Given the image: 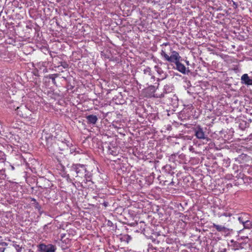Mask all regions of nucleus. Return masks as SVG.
Instances as JSON below:
<instances>
[{"label":"nucleus","mask_w":252,"mask_h":252,"mask_svg":"<svg viewBox=\"0 0 252 252\" xmlns=\"http://www.w3.org/2000/svg\"><path fill=\"white\" fill-rule=\"evenodd\" d=\"M170 51L171 53V56H169L166 52L165 49H162L161 51L160 55L164 58V60L168 61L169 63H174L176 65V67L174 68L176 69L183 74L186 73V67L185 66L180 63L181 57L178 52L176 51L172 50L170 48Z\"/></svg>","instance_id":"nucleus-1"},{"label":"nucleus","mask_w":252,"mask_h":252,"mask_svg":"<svg viewBox=\"0 0 252 252\" xmlns=\"http://www.w3.org/2000/svg\"><path fill=\"white\" fill-rule=\"evenodd\" d=\"M70 171L73 173V175L78 179L84 178L86 182L93 183L92 174L87 170L86 165L81 164H73L70 167Z\"/></svg>","instance_id":"nucleus-2"},{"label":"nucleus","mask_w":252,"mask_h":252,"mask_svg":"<svg viewBox=\"0 0 252 252\" xmlns=\"http://www.w3.org/2000/svg\"><path fill=\"white\" fill-rule=\"evenodd\" d=\"M149 86L144 90L146 96L149 97L161 98L163 96L162 94H159L158 89H156L155 86L152 85H149V82L147 83Z\"/></svg>","instance_id":"nucleus-3"},{"label":"nucleus","mask_w":252,"mask_h":252,"mask_svg":"<svg viewBox=\"0 0 252 252\" xmlns=\"http://www.w3.org/2000/svg\"><path fill=\"white\" fill-rule=\"evenodd\" d=\"M164 103L168 105L173 106L174 108L178 106V98L174 93H171L167 95L166 97H163Z\"/></svg>","instance_id":"nucleus-4"},{"label":"nucleus","mask_w":252,"mask_h":252,"mask_svg":"<svg viewBox=\"0 0 252 252\" xmlns=\"http://www.w3.org/2000/svg\"><path fill=\"white\" fill-rule=\"evenodd\" d=\"M193 131L194 132V135L197 139L206 140L207 141H209V139L208 138L207 135L205 134V131L204 130L203 127L200 126H196L193 127Z\"/></svg>","instance_id":"nucleus-5"},{"label":"nucleus","mask_w":252,"mask_h":252,"mask_svg":"<svg viewBox=\"0 0 252 252\" xmlns=\"http://www.w3.org/2000/svg\"><path fill=\"white\" fill-rule=\"evenodd\" d=\"M39 252H55L57 249L55 245L52 244L45 245L41 243L37 246Z\"/></svg>","instance_id":"nucleus-6"},{"label":"nucleus","mask_w":252,"mask_h":252,"mask_svg":"<svg viewBox=\"0 0 252 252\" xmlns=\"http://www.w3.org/2000/svg\"><path fill=\"white\" fill-rule=\"evenodd\" d=\"M17 112V115L20 117L26 118L28 117V113H29V110L27 109L26 106H21L20 107H17L15 109Z\"/></svg>","instance_id":"nucleus-7"},{"label":"nucleus","mask_w":252,"mask_h":252,"mask_svg":"<svg viewBox=\"0 0 252 252\" xmlns=\"http://www.w3.org/2000/svg\"><path fill=\"white\" fill-rule=\"evenodd\" d=\"M173 87L172 85L167 84L165 85L162 92H159V94H163V96H162L161 98L166 97V96L169 94L174 93L173 92Z\"/></svg>","instance_id":"nucleus-8"},{"label":"nucleus","mask_w":252,"mask_h":252,"mask_svg":"<svg viewBox=\"0 0 252 252\" xmlns=\"http://www.w3.org/2000/svg\"><path fill=\"white\" fill-rule=\"evenodd\" d=\"M155 68L159 75V78H158V80H162L166 78L167 74L161 67H159L158 65H156L155 66Z\"/></svg>","instance_id":"nucleus-9"},{"label":"nucleus","mask_w":252,"mask_h":252,"mask_svg":"<svg viewBox=\"0 0 252 252\" xmlns=\"http://www.w3.org/2000/svg\"><path fill=\"white\" fill-rule=\"evenodd\" d=\"M241 83L247 86L252 85V78H250L248 74H244L241 76Z\"/></svg>","instance_id":"nucleus-10"},{"label":"nucleus","mask_w":252,"mask_h":252,"mask_svg":"<svg viewBox=\"0 0 252 252\" xmlns=\"http://www.w3.org/2000/svg\"><path fill=\"white\" fill-rule=\"evenodd\" d=\"M6 160V156L4 153L0 151V171L4 169Z\"/></svg>","instance_id":"nucleus-11"},{"label":"nucleus","mask_w":252,"mask_h":252,"mask_svg":"<svg viewBox=\"0 0 252 252\" xmlns=\"http://www.w3.org/2000/svg\"><path fill=\"white\" fill-rule=\"evenodd\" d=\"M136 226L138 229L136 231L145 234L146 224L144 221H141L139 222H136Z\"/></svg>","instance_id":"nucleus-12"},{"label":"nucleus","mask_w":252,"mask_h":252,"mask_svg":"<svg viewBox=\"0 0 252 252\" xmlns=\"http://www.w3.org/2000/svg\"><path fill=\"white\" fill-rule=\"evenodd\" d=\"M231 243L232 244L230 246L232 247V249L234 250H237L240 249H243V243H240L237 241H235L233 240H231Z\"/></svg>","instance_id":"nucleus-13"},{"label":"nucleus","mask_w":252,"mask_h":252,"mask_svg":"<svg viewBox=\"0 0 252 252\" xmlns=\"http://www.w3.org/2000/svg\"><path fill=\"white\" fill-rule=\"evenodd\" d=\"M88 124L95 125L98 120L97 117L94 115H89L86 117Z\"/></svg>","instance_id":"nucleus-14"},{"label":"nucleus","mask_w":252,"mask_h":252,"mask_svg":"<svg viewBox=\"0 0 252 252\" xmlns=\"http://www.w3.org/2000/svg\"><path fill=\"white\" fill-rule=\"evenodd\" d=\"M249 219V216L246 213L240 214L238 217V220L239 222L242 224L246 223V221Z\"/></svg>","instance_id":"nucleus-15"},{"label":"nucleus","mask_w":252,"mask_h":252,"mask_svg":"<svg viewBox=\"0 0 252 252\" xmlns=\"http://www.w3.org/2000/svg\"><path fill=\"white\" fill-rule=\"evenodd\" d=\"M212 227L216 228L219 232H225L226 228L223 225L213 223Z\"/></svg>","instance_id":"nucleus-16"},{"label":"nucleus","mask_w":252,"mask_h":252,"mask_svg":"<svg viewBox=\"0 0 252 252\" xmlns=\"http://www.w3.org/2000/svg\"><path fill=\"white\" fill-rule=\"evenodd\" d=\"M162 169L168 174H173L174 173V172L172 171V167L170 165H165V166H163Z\"/></svg>","instance_id":"nucleus-17"},{"label":"nucleus","mask_w":252,"mask_h":252,"mask_svg":"<svg viewBox=\"0 0 252 252\" xmlns=\"http://www.w3.org/2000/svg\"><path fill=\"white\" fill-rule=\"evenodd\" d=\"M144 75H145L144 77L148 78L149 75H151V69L149 67H147L143 70Z\"/></svg>","instance_id":"nucleus-18"},{"label":"nucleus","mask_w":252,"mask_h":252,"mask_svg":"<svg viewBox=\"0 0 252 252\" xmlns=\"http://www.w3.org/2000/svg\"><path fill=\"white\" fill-rule=\"evenodd\" d=\"M108 153L113 156H116L118 154L117 150L115 147L112 148L109 146L108 147Z\"/></svg>","instance_id":"nucleus-19"},{"label":"nucleus","mask_w":252,"mask_h":252,"mask_svg":"<svg viewBox=\"0 0 252 252\" xmlns=\"http://www.w3.org/2000/svg\"><path fill=\"white\" fill-rule=\"evenodd\" d=\"M58 74H53L49 75L48 77L52 80L53 84H54V85H56V81L55 79L56 77H58Z\"/></svg>","instance_id":"nucleus-20"},{"label":"nucleus","mask_w":252,"mask_h":252,"mask_svg":"<svg viewBox=\"0 0 252 252\" xmlns=\"http://www.w3.org/2000/svg\"><path fill=\"white\" fill-rule=\"evenodd\" d=\"M244 227L246 229L252 228V221L249 219L246 221V223L243 224Z\"/></svg>","instance_id":"nucleus-21"},{"label":"nucleus","mask_w":252,"mask_h":252,"mask_svg":"<svg viewBox=\"0 0 252 252\" xmlns=\"http://www.w3.org/2000/svg\"><path fill=\"white\" fill-rule=\"evenodd\" d=\"M249 124L245 121H243L239 124V127L242 129H245L246 127H249Z\"/></svg>","instance_id":"nucleus-22"},{"label":"nucleus","mask_w":252,"mask_h":252,"mask_svg":"<svg viewBox=\"0 0 252 252\" xmlns=\"http://www.w3.org/2000/svg\"><path fill=\"white\" fill-rule=\"evenodd\" d=\"M33 206L36 209H37L39 211L40 214H42V211H41V206L39 205V204L38 202H36V203L34 204Z\"/></svg>","instance_id":"nucleus-23"},{"label":"nucleus","mask_w":252,"mask_h":252,"mask_svg":"<svg viewBox=\"0 0 252 252\" xmlns=\"http://www.w3.org/2000/svg\"><path fill=\"white\" fill-rule=\"evenodd\" d=\"M60 65L63 66L64 68H67L68 67V64L65 61L61 62L60 63Z\"/></svg>","instance_id":"nucleus-24"},{"label":"nucleus","mask_w":252,"mask_h":252,"mask_svg":"<svg viewBox=\"0 0 252 252\" xmlns=\"http://www.w3.org/2000/svg\"><path fill=\"white\" fill-rule=\"evenodd\" d=\"M13 247L16 249L17 252H20L22 249V248L20 247L19 245L16 244H13Z\"/></svg>","instance_id":"nucleus-25"},{"label":"nucleus","mask_w":252,"mask_h":252,"mask_svg":"<svg viewBox=\"0 0 252 252\" xmlns=\"http://www.w3.org/2000/svg\"><path fill=\"white\" fill-rule=\"evenodd\" d=\"M232 214L230 213V212H225V213H223L222 214H221L220 217H221V216H225V217H231L232 216Z\"/></svg>","instance_id":"nucleus-26"},{"label":"nucleus","mask_w":252,"mask_h":252,"mask_svg":"<svg viewBox=\"0 0 252 252\" xmlns=\"http://www.w3.org/2000/svg\"><path fill=\"white\" fill-rule=\"evenodd\" d=\"M148 77L150 78L151 81L150 82V83H153V81H152V80H153V81H155V76H154L152 73H151V75H149L148 76Z\"/></svg>","instance_id":"nucleus-27"},{"label":"nucleus","mask_w":252,"mask_h":252,"mask_svg":"<svg viewBox=\"0 0 252 252\" xmlns=\"http://www.w3.org/2000/svg\"><path fill=\"white\" fill-rule=\"evenodd\" d=\"M124 237L126 239L127 242H128L129 240H131V239L130 236L128 235H125Z\"/></svg>","instance_id":"nucleus-28"},{"label":"nucleus","mask_w":252,"mask_h":252,"mask_svg":"<svg viewBox=\"0 0 252 252\" xmlns=\"http://www.w3.org/2000/svg\"><path fill=\"white\" fill-rule=\"evenodd\" d=\"M64 141H62V144H63V145H65L66 147H69V144H68L69 142H66V140H65Z\"/></svg>","instance_id":"nucleus-29"},{"label":"nucleus","mask_w":252,"mask_h":252,"mask_svg":"<svg viewBox=\"0 0 252 252\" xmlns=\"http://www.w3.org/2000/svg\"><path fill=\"white\" fill-rule=\"evenodd\" d=\"M247 155H244V154H242V155H241L239 158H238V159L239 160V158H243V157H246Z\"/></svg>","instance_id":"nucleus-30"},{"label":"nucleus","mask_w":252,"mask_h":252,"mask_svg":"<svg viewBox=\"0 0 252 252\" xmlns=\"http://www.w3.org/2000/svg\"><path fill=\"white\" fill-rule=\"evenodd\" d=\"M233 6L235 8H236L237 7L238 4L235 2H233Z\"/></svg>","instance_id":"nucleus-31"},{"label":"nucleus","mask_w":252,"mask_h":252,"mask_svg":"<svg viewBox=\"0 0 252 252\" xmlns=\"http://www.w3.org/2000/svg\"><path fill=\"white\" fill-rule=\"evenodd\" d=\"M188 110V109H184L183 111H181V114L182 113H185L186 111Z\"/></svg>","instance_id":"nucleus-32"},{"label":"nucleus","mask_w":252,"mask_h":252,"mask_svg":"<svg viewBox=\"0 0 252 252\" xmlns=\"http://www.w3.org/2000/svg\"><path fill=\"white\" fill-rule=\"evenodd\" d=\"M32 201L34 202V203H33V204H34L36 203V202H37L36 201V199H35L34 198H32Z\"/></svg>","instance_id":"nucleus-33"},{"label":"nucleus","mask_w":252,"mask_h":252,"mask_svg":"<svg viewBox=\"0 0 252 252\" xmlns=\"http://www.w3.org/2000/svg\"><path fill=\"white\" fill-rule=\"evenodd\" d=\"M65 236V234H61V239H63Z\"/></svg>","instance_id":"nucleus-34"},{"label":"nucleus","mask_w":252,"mask_h":252,"mask_svg":"<svg viewBox=\"0 0 252 252\" xmlns=\"http://www.w3.org/2000/svg\"><path fill=\"white\" fill-rule=\"evenodd\" d=\"M169 44L168 42H166V43H164L163 44H162V46H167Z\"/></svg>","instance_id":"nucleus-35"},{"label":"nucleus","mask_w":252,"mask_h":252,"mask_svg":"<svg viewBox=\"0 0 252 252\" xmlns=\"http://www.w3.org/2000/svg\"><path fill=\"white\" fill-rule=\"evenodd\" d=\"M175 156H175V154H173V155H172L171 156V157H170V159H171L173 158H174V157H175Z\"/></svg>","instance_id":"nucleus-36"},{"label":"nucleus","mask_w":252,"mask_h":252,"mask_svg":"<svg viewBox=\"0 0 252 252\" xmlns=\"http://www.w3.org/2000/svg\"><path fill=\"white\" fill-rule=\"evenodd\" d=\"M174 182L173 181H172L169 184V185H174Z\"/></svg>","instance_id":"nucleus-37"},{"label":"nucleus","mask_w":252,"mask_h":252,"mask_svg":"<svg viewBox=\"0 0 252 252\" xmlns=\"http://www.w3.org/2000/svg\"><path fill=\"white\" fill-rule=\"evenodd\" d=\"M4 250V248H0V251H1V252H3Z\"/></svg>","instance_id":"nucleus-38"},{"label":"nucleus","mask_w":252,"mask_h":252,"mask_svg":"<svg viewBox=\"0 0 252 252\" xmlns=\"http://www.w3.org/2000/svg\"><path fill=\"white\" fill-rule=\"evenodd\" d=\"M103 204L105 206H107V202H104L103 203Z\"/></svg>","instance_id":"nucleus-39"},{"label":"nucleus","mask_w":252,"mask_h":252,"mask_svg":"<svg viewBox=\"0 0 252 252\" xmlns=\"http://www.w3.org/2000/svg\"><path fill=\"white\" fill-rule=\"evenodd\" d=\"M186 63H187V65H189V61H186Z\"/></svg>","instance_id":"nucleus-40"},{"label":"nucleus","mask_w":252,"mask_h":252,"mask_svg":"<svg viewBox=\"0 0 252 252\" xmlns=\"http://www.w3.org/2000/svg\"><path fill=\"white\" fill-rule=\"evenodd\" d=\"M108 223H109V224H108V225H110V224H111V223H112V222H110V221H109Z\"/></svg>","instance_id":"nucleus-41"},{"label":"nucleus","mask_w":252,"mask_h":252,"mask_svg":"<svg viewBox=\"0 0 252 252\" xmlns=\"http://www.w3.org/2000/svg\"><path fill=\"white\" fill-rule=\"evenodd\" d=\"M108 223H109V224H108V225H110V224H111V223H112V222H110V221H109Z\"/></svg>","instance_id":"nucleus-42"},{"label":"nucleus","mask_w":252,"mask_h":252,"mask_svg":"<svg viewBox=\"0 0 252 252\" xmlns=\"http://www.w3.org/2000/svg\"><path fill=\"white\" fill-rule=\"evenodd\" d=\"M108 223H109V224H108V225H110V224H111V223H112V222H110V221H109Z\"/></svg>","instance_id":"nucleus-43"},{"label":"nucleus","mask_w":252,"mask_h":252,"mask_svg":"<svg viewBox=\"0 0 252 252\" xmlns=\"http://www.w3.org/2000/svg\"><path fill=\"white\" fill-rule=\"evenodd\" d=\"M3 244H4V245H7L6 243L5 242L3 243Z\"/></svg>","instance_id":"nucleus-44"},{"label":"nucleus","mask_w":252,"mask_h":252,"mask_svg":"<svg viewBox=\"0 0 252 252\" xmlns=\"http://www.w3.org/2000/svg\"><path fill=\"white\" fill-rule=\"evenodd\" d=\"M56 24H57V25L58 26H59V24H58V23L57 22H56Z\"/></svg>","instance_id":"nucleus-45"}]
</instances>
